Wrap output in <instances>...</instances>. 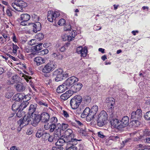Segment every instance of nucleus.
Here are the masks:
<instances>
[{
	"mask_svg": "<svg viewBox=\"0 0 150 150\" xmlns=\"http://www.w3.org/2000/svg\"><path fill=\"white\" fill-rule=\"evenodd\" d=\"M40 115H38L35 113L30 115H25L23 119H21L18 122L20 127V129L24 126L28 125L30 122L33 126H35L40 122Z\"/></svg>",
	"mask_w": 150,
	"mask_h": 150,
	"instance_id": "obj_1",
	"label": "nucleus"
},
{
	"mask_svg": "<svg viewBox=\"0 0 150 150\" xmlns=\"http://www.w3.org/2000/svg\"><path fill=\"white\" fill-rule=\"evenodd\" d=\"M56 68L55 64L53 61L50 62L44 67L42 66L39 67L38 69L42 71L43 73L47 74L53 71Z\"/></svg>",
	"mask_w": 150,
	"mask_h": 150,
	"instance_id": "obj_2",
	"label": "nucleus"
},
{
	"mask_svg": "<svg viewBox=\"0 0 150 150\" xmlns=\"http://www.w3.org/2000/svg\"><path fill=\"white\" fill-rule=\"evenodd\" d=\"M108 115L104 110L102 111L98 116L97 120V124L98 126L102 127L106 122L107 120Z\"/></svg>",
	"mask_w": 150,
	"mask_h": 150,
	"instance_id": "obj_3",
	"label": "nucleus"
},
{
	"mask_svg": "<svg viewBox=\"0 0 150 150\" xmlns=\"http://www.w3.org/2000/svg\"><path fill=\"white\" fill-rule=\"evenodd\" d=\"M53 75L55 76V79L56 81H59L65 79L68 76V74L64 72L62 69H58L55 71L53 73Z\"/></svg>",
	"mask_w": 150,
	"mask_h": 150,
	"instance_id": "obj_4",
	"label": "nucleus"
},
{
	"mask_svg": "<svg viewBox=\"0 0 150 150\" xmlns=\"http://www.w3.org/2000/svg\"><path fill=\"white\" fill-rule=\"evenodd\" d=\"M82 97L79 95L75 96L70 101V105L73 109H76L78 108L82 101Z\"/></svg>",
	"mask_w": 150,
	"mask_h": 150,
	"instance_id": "obj_5",
	"label": "nucleus"
},
{
	"mask_svg": "<svg viewBox=\"0 0 150 150\" xmlns=\"http://www.w3.org/2000/svg\"><path fill=\"white\" fill-rule=\"evenodd\" d=\"M27 6L26 3L21 0H18L16 3H13L11 4V6L15 10L19 11H21L23 8Z\"/></svg>",
	"mask_w": 150,
	"mask_h": 150,
	"instance_id": "obj_6",
	"label": "nucleus"
},
{
	"mask_svg": "<svg viewBox=\"0 0 150 150\" xmlns=\"http://www.w3.org/2000/svg\"><path fill=\"white\" fill-rule=\"evenodd\" d=\"M66 135L64 136L66 138H68L69 141H81V139L79 137H76L73 133L72 130L68 129L65 131Z\"/></svg>",
	"mask_w": 150,
	"mask_h": 150,
	"instance_id": "obj_7",
	"label": "nucleus"
},
{
	"mask_svg": "<svg viewBox=\"0 0 150 150\" xmlns=\"http://www.w3.org/2000/svg\"><path fill=\"white\" fill-rule=\"evenodd\" d=\"M142 110L138 109L135 112H132L131 114V118L135 121L141 119L142 117Z\"/></svg>",
	"mask_w": 150,
	"mask_h": 150,
	"instance_id": "obj_8",
	"label": "nucleus"
},
{
	"mask_svg": "<svg viewBox=\"0 0 150 150\" xmlns=\"http://www.w3.org/2000/svg\"><path fill=\"white\" fill-rule=\"evenodd\" d=\"M68 138H65L64 136H62L61 138L58 139L57 142L56 143V145L57 146H62L63 144L66 143L67 145H68V146H69V143H72L71 142H70L69 139H68Z\"/></svg>",
	"mask_w": 150,
	"mask_h": 150,
	"instance_id": "obj_9",
	"label": "nucleus"
},
{
	"mask_svg": "<svg viewBox=\"0 0 150 150\" xmlns=\"http://www.w3.org/2000/svg\"><path fill=\"white\" fill-rule=\"evenodd\" d=\"M79 81V79L75 76H72L69 78L64 83V85H66L69 88L71 85Z\"/></svg>",
	"mask_w": 150,
	"mask_h": 150,
	"instance_id": "obj_10",
	"label": "nucleus"
},
{
	"mask_svg": "<svg viewBox=\"0 0 150 150\" xmlns=\"http://www.w3.org/2000/svg\"><path fill=\"white\" fill-rule=\"evenodd\" d=\"M76 52L78 54H80L81 57H85L86 56L88 52L87 47H84L83 48L81 46L79 47L76 49Z\"/></svg>",
	"mask_w": 150,
	"mask_h": 150,
	"instance_id": "obj_11",
	"label": "nucleus"
},
{
	"mask_svg": "<svg viewBox=\"0 0 150 150\" xmlns=\"http://www.w3.org/2000/svg\"><path fill=\"white\" fill-rule=\"evenodd\" d=\"M91 115L90 108L88 107H87L84 110L81 115V116L83 118L86 117L87 120L90 121L93 119L91 118Z\"/></svg>",
	"mask_w": 150,
	"mask_h": 150,
	"instance_id": "obj_12",
	"label": "nucleus"
},
{
	"mask_svg": "<svg viewBox=\"0 0 150 150\" xmlns=\"http://www.w3.org/2000/svg\"><path fill=\"white\" fill-rule=\"evenodd\" d=\"M60 16L59 11H49L48 12L47 19H56Z\"/></svg>",
	"mask_w": 150,
	"mask_h": 150,
	"instance_id": "obj_13",
	"label": "nucleus"
},
{
	"mask_svg": "<svg viewBox=\"0 0 150 150\" xmlns=\"http://www.w3.org/2000/svg\"><path fill=\"white\" fill-rule=\"evenodd\" d=\"M61 125L60 123L58 124L57 126H56V128L54 132V137H56L57 139H58L57 138H59L61 136Z\"/></svg>",
	"mask_w": 150,
	"mask_h": 150,
	"instance_id": "obj_14",
	"label": "nucleus"
},
{
	"mask_svg": "<svg viewBox=\"0 0 150 150\" xmlns=\"http://www.w3.org/2000/svg\"><path fill=\"white\" fill-rule=\"evenodd\" d=\"M120 127L121 128L126 127L128 124L129 118L127 116L123 117L121 120L120 121Z\"/></svg>",
	"mask_w": 150,
	"mask_h": 150,
	"instance_id": "obj_15",
	"label": "nucleus"
},
{
	"mask_svg": "<svg viewBox=\"0 0 150 150\" xmlns=\"http://www.w3.org/2000/svg\"><path fill=\"white\" fill-rule=\"evenodd\" d=\"M111 126L117 129L121 128L120 120L116 118H112L110 121Z\"/></svg>",
	"mask_w": 150,
	"mask_h": 150,
	"instance_id": "obj_16",
	"label": "nucleus"
},
{
	"mask_svg": "<svg viewBox=\"0 0 150 150\" xmlns=\"http://www.w3.org/2000/svg\"><path fill=\"white\" fill-rule=\"evenodd\" d=\"M40 120L42 122H47L50 118L49 114L47 112H43L40 115Z\"/></svg>",
	"mask_w": 150,
	"mask_h": 150,
	"instance_id": "obj_17",
	"label": "nucleus"
},
{
	"mask_svg": "<svg viewBox=\"0 0 150 150\" xmlns=\"http://www.w3.org/2000/svg\"><path fill=\"white\" fill-rule=\"evenodd\" d=\"M73 94L71 90H68L61 95L60 96L61 99L63 100H66L71 96Z\"/></svg>",
	"mask_w": 150,
	"mask_h": 150,
	"instance_id": "obj_18",
	"label": "nucleus"
},
{
	"mask_svg": "<svg viewBox=\"0 0 150 150\" xmlns=\"http://www.w3.org/2000/svg\"><path fill=\"white\" fill-rule=\"evenodd\" d=\"M83 85L80 83H78L76 84H74L73 86L72 87V91H71L73 93H76L79 91Z\"/></svg>",
	"mask_w": 150,
	"mask_h": 150,
	"instance_id": "obj_19",
	"label": "nucleus"
},
{
	"mask_svg": "<svg viewBox=\"0 0 150 150\" xmlns=\"http://www.w3.org/2000/svg\"><path fill=\"white\" fill-rule=\"evenodd\" d=\"M32 24L33 27V31L34 33H36L37 32L41 30V25L39 22H36L34 23H32Z\"/></svg>",
	"mask_w": 150,
	"mask_h": 150,
	"instance_id": "obj_20",
	"label": "nucleus"
},
{
	"mask_svg": "<svg viewBox=\"0 0 150 150\" xmlns=\"http://www.w3.org/2000/svg\"><path fill=\"white\" fill-rule=\"evenodd\" d=\"M78 141H70V142H71L72 143H71L69 144V146H68L67 145V150H77V148L76 147L74 146L77 144Z\"/></svg>",
	"mask_w": 150,
	"mask_h": 150,
	"instance_id": "obj_21",
	"label": "nucleus"
},
{
	"mask_svg": "<svg viewBox=\"0 0 150 150\" xmlns=\"http://www.w3.org/2000/svg\"><path fill=\"white\" fill-rule=\"evenodd\" d=\"M106 102L107 103H108V106L109 107L110 105L111 107L110 108V109L111 110H112V108L114 106L115 102L114 99L111 97L107 98L106 99Z\"/></svg>",
	"mask_w": 150,
	"mask_h": 150,
	"instance_id": "obj_22",
	"label": "nucleus"
},
{
	"mask_svg": "<svg viewBox=\"0 0 150 150\" xmlns=\"http://www.w3.org/2000/svg\"><path fill=\"white\" fill-rule=\"evenodd\" d=\"M34 61L37 66H39L45 63V59L42 57H37L34 59Z\"/></svg>",
	"mask_w": 150,
	"mask_h": 150,
	"instance_id": "obj_23",
	"label": "nucleus"
},
{
	"mask_svg": "<svg viewBox=\"0 0 150 150\" xmlns=\"http://www.w3.org/2000/svg\"><path fill=\"white\" fill-rule=\"evenodd\" d=\"M37 108L36 104L30 105L29 108L28 114L27 115H31L34 114Z\"/></svg>",
	"mask_w": 150,
	"mask_h": 150,
	"instance_id": "obj_24",
	"label": "nucleus"
},
{
	"mask_svg": "<svg viewBox=\"0 0 150 150\" xmlns=\"http://www.w3.org/2000/svg\"><path fill=\"white\" fill-rule=\"evenodd\" d=\"M76 35V31L75 30H72V31L70 33V35H67V38L64 40H67L68 41H70L74 40Z\"/></svg>",
	"mask_w": 150,
	"mask_h": 150,
	"instance_id": "obj_25",
	"label": "nucleus"
},
{
	"mask_svg": "<svg viewBox=\"0 0 150 150\" xmlns=\"http://www.w3.org/2000/svg\"><path fill=\"white\" fill-rule=\"evenodd\" d=\"M69 88L66 85H64V83L59 86L57 88V92L58 93H61L64 91L66 89Z\"/></svg>",
	"mask_w": 150,
	"mask_h": 150,
	"instance_id": "obj_26",
	"label": "nucleus"
},
{
	"mask_svg": "<svg viewBox=\"0 0 150 150\" xmlns=\"http://www.w3.org/2000/svg\"><path fill=\"white\" fill-rule=\"evenodd\" d=\"M98 109V107L96 105H94L90 110L91 114V118H93L94 115L97 113Z\"/></svg>",
	"mask_w": 150,
	"mask_h": 150,
	"instance_id": "obj_27",
	"label": "nucleus"
},
{
	"mask_svg": "<svg viewBox=\"0 0 150 150\" xmlns=\"http://www.w3.org/2000/svg\"><path fill=\"white\" fill-rule=\"evenodd\" d=\"M24 94L23 93H18L16 94L13 97V98L16 102L21 101L22 100H24Z\"/></svg>",
	"mask_w": 150,
	"mask_h": 150,
	"instance_id": "obj_28",
	"label": "nucleus"
},
{
	"mask_svg": "<svg viewBox=\"0 0 150 150\" xmlns=\"http://www.w3.org/2000/svg\"><path fill=\"white\" fill-rule=\"evenodd\" d=\"M25 87L23 84L20 83L18 84L16 86V88L18 92H22L25 89Z\"/></svg>",
	"mask_w": 150,
	"mask_h": 150,
	"instance_id": "obj_29",
	"label": "nucleus"
},
{
	"mask_svg": "<svg viewBox=\"0 0 150 150\" xmlns=\"http://www.w3.org/2000/svg\"><path fill=\"white\" fill-rule=\"evenodd\" d=\"M29 103L27 101H23V102L21 104L20 103L19 110H23L24 108L27 107Z\"/></svg>",
	"mask_w": 150,
	"mask_h": 150,
	"instance_id": "obj_30",
	"label": "nucleus"
},
{
	"mask_svg": "<svg viewBox=\"0 0 150 150\" xmlns=\"http://www.w3.org/2000/svg\"><path fill=\"white\" fill-rule=\"evenodd\" d=\"M20 103L18 102H16L12 105V109L14 111H18L19 110Z\"/></svg>",
	"mask_w": 150,
	"mask_h": 150,
	"instance_id": "obj_31",
	"label": "nucleus"
},
{
	"mask_svg": "<svg viewBox=\"0 0 150 150\" xmlns=\"http://www.w3.org/2000/svg\"><path fill=\"white\" fill-rule=\"evenodd\" d=\"M44 35L42 33H39L37 34L35 37V38L38 40L40 41L42 40L44 38Z\"/></svg>",
	"mask_w": 150,
	"mask_h": 150,
	"instance_id": "obj_32",
	"label": "nucleus"
},
{
	"mask_svg": "<svg viewBox=\"0 0 150 150\" xmlns=\"http://www.w3.org/2000/svg\"><path fill=\"white\" fill-rule=\"evenodd\" d=\"M110 139L115 142L119 141L120 140V137L117 135H112L110 137Z\"/></svg>",
	"mask_w": 150,
	"mask_h": 150,
	"instance_id": "obj_33",
	"label": "nucleus"
},
{
	"mask_svg": "<svg viewBox=\"0 0 150 150\" xmlns=\"http://www.w3.org/2000/svg\"><path fill=\"white\" fill-rule=\"evenodd\" d=\"M42 43H40L38 45L34 47V49L36 51H38L41 50L42 49Z\"/></svg>",
	"mask_w": 150,
	"mask_h": 150,
	"instance_id": "obj_34",
	"label": "nucleus"
},
{
	"mask_svg": "<svg viewBox=\"0 0 150 150\" xmlns=\"http://www.w3.org/2000/svg\"><path fill=\"white\" fill-rule=\"evenodd\" d=\"M38 103L42 107H48V104L47 102L43 100H39L38 102Z\"/></svg>",
	"mask_w": 150,
	"mask_h": 150,
	"instance_id": "obj_35",
	"label": "nucleus"
},
{
	"mask_svg": "<svg viewBox=\"0 0 150 150\" xmlns=\"http://www.w3.org/2000/svg\"><path fill=\"white\" fill-rule=\"evenodd\" d=\"M18 77V76L16 75H13L12 77L11 78V79L10 81V83H8V84H13L14 83L15 81L17 80V79Z\"/></svg>",
	"mask_w": 150,
	"mask_h": 150,
	"instance_id": "obj_36",
	"label": "nucleus"
},
{
	"mask_svg": "<svg viewBox=\"0 0 150 150\" xmlns=\"http://www.w3.org/2000/svg\"><path fill=\"white\" fill-rule=\"evenodd\" d=\"M13 48V53L14 55L16 54L17 52L18 47L16 45H15L14 43L12 44Z\"/></svg>",
	"mask_w": 150,
	"mask_h": 150,
	"instance_id": "obj_37",
	"label": "nucleus"
},
{
	"mask_svg": "<svg viewBox=\"0 0 150 150\" xmlns=\"http://www.w3.org/2000/svg\"><path fill=\"white\" fill-rule=\"evenodd\" d=\"M64 30L65 31H71L73 30L71 28V25L70 24L66 25L64 27Z\"/></svg>",
	"mask_w": 150,
	"mask_h": 150,
	"instance_id": "obj_38",
	"label": "nucleus"
},
{
	"mask_svg": "<svg viewBox=\"0 0 150 150\" xmlns=\"http://www.w3.org/2000/svg\"><path fill=\"white\" fill-rule=\"evenodd\" d=\"M25 50L26 52L27 53H29L32 52L33 50L31 46L28 45L25 47Z\"/></svg>",
	"mask_w": 150,
	"mask_h": 150,
	"instance_id": "obj_39",
	"label": "nucleus"
},
{
	"mask_svg": "<svg viewBox=\"0 0 150 150\" xmlns=\"http://www.w3.org/2000/svg\"><path fill=\"white\" fill-rule=\"evenodd\" d=\"M21 19H30V15L27 13L22 14L21 15Z\"/></svg>",
	"mask_w": 150,
	"mask_h": 150,
	"instance_id": "obj_40",
	"label": "nucleus"
},
{
	"mask_svg": "<svg viewBox=\"0 0 150 150\" xmlns=\"http://www.w3.org/2000/svg\"><path fill=\"white\" fill-rule=\"evenodd\" d=\"M50 124L56 125L57 122V118L55 117H53L50 119Z\"/></svg>",
	"mask_w": 150,
	"mask_h": 150,
	"instance_id": "obj_41",
	"label": "nucleus"
},
{
	"mask_svg": "<svg viewBox=\"0 0 150 150\" xmlns=\"http://www.w3.org/2000/svg\"><path fill=\"white\" fill-rule=\"evenodd\" d=\"M80 133L83 136H86V135L87 133L85 130V127H82L80 130Z\"/></svg>",
	"mask_w": 150,
	"mask_h": 150,
	"instance_id": "obj_42",
	"label": "nucleus"
},
{
	"mask_svg": "<svg viewBox=\"0 0 150 150\" xmlns=\"http://www.w3.org/2000/svg\"><path fill=\"white\" fill-rule=\"evenodd\" d=\"M29 20L28 19L21 21L20 23L21 25L24 26L30 25V23L28 21Z\"/></svg>",
	"mask_w": 150,
	"mask_h": 150,
	"instance_id": "obj_43",
	"label": "nucleus"
},
{
	"mask_svg": "<svg viewBox=\"0 0 150 150\" xmlns=\"http://www.w3.org/2000/svg\"><path fill=\"white\" fill-rule=\"evenodd\" d=\"M43 132L41 130H38L36 133V136L37 137L40 138L43 136Z\"/></svg>",
	"mask_w": 150,
	"mask_h": 150,
	"instance_id": "obj_44",
	"label": "nucleus"
},
{
	"mask_svg": "<svg viewBox=\"0 0 150 150\" xmlns=\"http://www.w3.org/2000/svg\"><path fill=\"white\" fill-rule=\"evenodd\" d=\"M33 132V130L32 128L29 127L27 130L26 134L28 135H30Z\"/></svg>",
	"mask_w": 150,
	"mask_h": 150,
	"instance_id": "obj_45",
	"label": "nucleus"
},
{
	"mask_svg": "<svg viewBox=\"0 0 150 150\" xmlns=\"http://www.w3.org/2000/svg\"><path fill=\"white\" fill-rule=\"evenodd\" d=\"M56 128V125L50 124V132H53L54 131Z\"/></svg>",
	"mask_w": 150,
	"mask_h": 150,
	"instance_id": "obj_46",
	"label": "nucleus"
},
{
	"mask_svg": "<svg viewBox=\"0 0 150 150\" xmlns=\"http://www.w3.org/2000/svg\"><path fill=\"white\" fill-rule=\"evenodd\" d=\"M144 118L146 120H150V111L147 112L144 115Z\"/></svg>",
	"mask_w": 150,
	"mask_h": 150,
	"instance_id": "obj_47",
	"label": "nucleus"
},
{
	"mask_svg": "<svg viewBox=\"0 0 150 150\" xmlns=\"http://www.w3.org/2000/svg\"><path fill=\"white\" fill-rule=\"evenodd\" d=\"M66 22L65 19H59L58 21V24L59 25H63L66 23Z\"/></svg>",
	"mask_w": 150,
	"mask_h": 150,
	"instance_id": "obj_48",
	"label": "nucleus"
},
{
	"mask_svg": "<svg viewBox=\"0 0 150 150\" xmlns=\"http://www.w3.org/2000/svg\"><path fill=\"white\" fill-rule=\"evenodd\" d=\"M18 112L16 113L17 117H21L24 114V112H22V110H18Z\"/></svg>",
	"mask_w": 150,
	"mask_h": 150,
	"instance_id": "obj_49",
	"label": "nucleus"
},
{
	"mask_svg": "<svg viewBox=\"0 0 150 150\" xmlns=\"http://www.w3.org/2000/svg\"><path fill=\"white\" fill-rule=\"evenodd\" d=\"M117 112H116L113 111L110 115V117L112 118H116L117 117Z\"/></svg>",
	"mask_w": 150,
	"mask_h": 150,
	"instance_id": "obj_50",
	"label": "nucleus"
},
{
	"mask_svg": "<svg viewBox=\"0 0 150 150\" xmlns=\"http://www.w3.org/2000/svg\"><path fill=\"white\" fill-rule=\"evenodd\" d=\"M68 126L69 125L67 124L63 123L62 124V129L63 131L65 130L68 128Z\"/></svg>",
	"mask_w": 150,
	"mask_h": 150,
	"instance_id": "obj_51",
	"label": "nucleus"
},
{
	"mask_svg": "<svg viewBox=\"0 0 150 150\" xmlns=\"http://www.w3.org/2000/svg\"><path fill=\"white\" fill-rule=\"evenodd\" d=\"M22 77H24L27 82H28L29 81V79H30L32 78L31 77L27 76L24 74H23Z\"/></svg>",
	"mask_w": 150,
	"mask_h": 150,
	"instance_id": "obj_52",
	"label": "nucleus"
},
{
	"mask_svg": "<svg viewBox=\"0 0 150 150\" xmlns=\"http://www.w3.org/2000/svg\"><path fill=\"white\" fill-rule=\"evenodd\" d=\"M13 95V93L12 92H9L8 93H7L6 95V98H10L11 97H12V96Z\"/></svg>",
	"mask_w": 150,
	"mask_h": 150,
	"instance_id": "obj_53",
	"label": "nucleus"
},
{
	"mask_svg": "<svg viewBox=\"0 0 150 150\" xmlns=\"http://www.w3.org/2000/svg\"><path fill=\"white\" fill-rule=\"evenodd\" d=\"M36 43V40L35 39H33L28 42V44L32 45H33Z\"/></svg>",
	"mask_w": 150,
	"mask_h": 150,
	"instance_id": "obj_54",
	"label": "nucleus"
},
{
	"mask_svg": "<svg viewBox=\"0 0 150 150\" xmlns=\"http://www.w3.org/2000/svg\"><path fill=\"white\" fill-rule=\"evenodd\" d=\"M50 134L49 133H43V136L44 137V139L45 140L48 139L49 137L50 136Z\"/></svg>",
	"mask_w": 150,
	"mask_h": 150,
	"instance_id": "obj_55",
	"label": "nucleus"
},
{
	"mask_svg": "<svg viewBox=\"0 0 150 150\" xmlns=\"http://www.w3.org/2000/svg\"><path fill=\"white\" fill-rule=\"evenodd\" d=\"M62 113L64 117L67 118L69 117V115L67 112L65 110L62 111Z\"/></svg>",
	"mask_w": 150,
	"mask_h": 150,
	"instance_id": "obj_56",
	"label": "nucleus"
},
{
	"mask_svg": "<svg viewBox=\"0 0 150 150\" xmlns=\"http://www.w3.org/2000/svg\"><path fill=\"white\" fill-rule=\"evenodd\" d=\"M63 148L62 146L54 147L51 150H63Z\"/></svg>",
	"mask_w": 150,
	"mask_h": 150,
	"instance_id": "obj_57",
	"label": "nucleus"
},
{
	"mask_svg": "<svg viewBox=\"0 0 150 150\" xmlns=\"http://www.w3.org/2000/svg\"><path fill=\"white\" fill-rule=\"evenodd\" d=\"M68 44V43L66 44V45L62 46L60 48V51L62 52L66 50V47H67L68 46L67 45Z\"/></svg>",
	"mask_w": 150,
	"mask_h": 150,
	"instance_id": "obj_58",
	"label": "nucleus"
},
{
	"mask_svg": "<svg viewBox=\"0 0 150 150\" xmlns=\"http://www.w3.org/2000/svg\"><path fill=\"white\" fill-rule=\"evenodd\" d=\"M85 100L86 103L87 104L90 103L91 100L90 98L89 97H88L85 98Z\"/></svg>",
	"mask_w": 150,
	"mask_h": 150,
	"instance_id": "obj_59",
	"label": "nucleus"
},
{
	"mask_svg": "<svg viewBox=\"0 0 150 150\" xmlns=\"http://www.w3.org/2000/svg\"><path fill=\"white\" fill-rule=\"evenodd\" d=\"M54 139H56V137H54V135L52 136L50 135V136L49 137L48 139V141L50 142H52L53 141V140Z\"/></svg>",
	"mask_w": 150,
	"mask_h": 150,
	"instance_id": "obj_60",
	"label": "nucleus"
},
{
	"mask_svg": "<svg viewBox=\"0 0 150 150\" xmlns=\"http://www.w3.org/2000/svg\"><path fill=\"white\" fill-rule=\"evenodd\" d=\"M53 55L54 57L57 56L59 59H62L63 57V56L61 54L57 55V54L54 53L53 54Z\"/></svg>",
	"mask_w": 150,
	"mask_h": 150,
	"instance_id": "obj_61",
	"label": "nucleus"
},
{
	"mask_svg": "<svg viewBox=\"0 0 150 150\" xmlns=\"http://www.w3.org/2000/svg\"><path fill=\"white\" fill-rule=\"evenodd\" d=\"M50 126V123L45 124L44 125V128L46 130L49 129Z\"/></svg>",
	"mask_w": 150,
	"mask_h": 150,
	"instance_id": "obj_62",
	"label": "nucleus"
},
{
	"mask_svg": "<svg viewBox=\"0 0 150 150\" xmlns=\"http://www.w3.org/2000/svg\"><path fill=\"white\" fill-rule=\"evenodd\" d=\"M24 101H28L29 100L30 98V97H29V96L28 95H25V94H24Z\"/></svg>",
	"mask_w": 150,
	"mask_h": 150,
	"instance_id": "obj_63",
	"label": "nucleus"
},
{
	"mask_svg": "<svg viewBox=\"0 0 150 150\" xmlns=\"http://www.w3.org/2000/svg\"><path fill=\"white\" fill-rule=\"evenodd\" d=\"M98 137L102 138H103L105 137L104 135L103 134L102 132H98Z\"/></svg>",
	"mask_w": 150,
	"mask_h": 150,
	"instance_id": "obj_64",
	"label": "nucleus"
}]
</instances>
